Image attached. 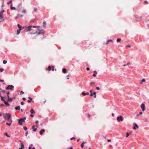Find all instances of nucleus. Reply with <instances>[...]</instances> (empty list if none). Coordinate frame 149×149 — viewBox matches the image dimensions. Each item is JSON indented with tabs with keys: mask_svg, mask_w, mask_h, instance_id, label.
Wrapping results in <instances>:
<instances>
[{
	"mask_svg": "<svg viewBox=\"0 0 149 149\" xmlns=\"http://www.w3.org/2000/svg\"><path fill=\"white\" fill-rule=\"evenodd\" d=\"M21 146V148H19V149H23L24 148V144L23 142H21V141H20Z\"/></svg>",
	"mask_w": 149,
	"mask_h": 149,
	"instance_id": "obj_8",
	"label": "nucleus"
},
{
	"mask_svg": "<svg viewBox=\"0 0 149 149\" xmlns=\"http://www.w3.org/2000/svg\"><path fill=\"white\" fill-rule=\"evenodd\" d=\"M37 33V31H36L35 33H31V34H36Z\"/></svg>",
	"mask_w": 149,
	"mask_h": 149,
	"instance_id": "obj_36",
	"label": "nucleus"
},
{
	"mask_svg": "<svg viewBox=\"0 0 149 149\" xmlns=\"http://www.w3.org/2000/svg\"><path fill=\"white\" fill-rule=\"evenodd\" d=\"M94 84V83H93V82H91V84Z\"/></svg>",
	"mask_w": 149,
	"mask_h": 149,
	"instance_id": "obj_59",
	"label": "nucleus"
},
{
	"mask_svg": "<svg viewBox=\"0 0 149 149\" xmlns=\"http://www.w3.org/2000/svg\"><path fill=\"white\" fill-rule=\"evenodd\" d=\"M86 70H89V68H86Z\"/></svg>",
	"mask_w": 149,
	"mask_h": 149,
	"instance_id": "obj_57",
	"label": "nucleus"
},
{
	"mask_svg": "<svg viewBox=\"0 0 149 149\" xmlns=\"http://www.w3.org/2000/svg\"><path fill=\"white\" fill-rule=\"evenodd\" d=\"M113 41L112 40H108V42H113Z\"/></svg>",
	"mask_w": 149,
	"mask_h": 149,
	"instance_id": "obj_34",
	"label": "nucleus"
},
{
	"mask_svg": "<svg viewBox=\"0 0 149 149\" xmlns=\"http://www.w3.org/2000/svg\"><path fill=\"white\" fill-rule=\"evenodd\" d=\"M142 82H145V79H143L142 80Z\"/></svg>",
	"mask_w": 149,
	"mask_h": 149,
	"instance_id": "obj_42",
	"label": "nucleus"
},
{
	"mask_svg": "<svg viewBox=\"0 0 149 149\" xmlns=\"http://www.w3.org/2000/svg\"><path fill=\"white\" fill-rule=\"evenodd\" d=\"M82 95H88V93H87V94H86L85 93H84V92H82Z\"/></svg>",
	"mask_w": 149,
	"mask_h": 149,
	"instance_id": "obj_19",
	"label": "nucleus"
},
{
	"mask_svg": "<svg viewBox=\"0 0 149 149\" xmlns=\"http://www.w3.org/2000/svg\"><path fill=\"white\" fill-rule=\"evenodd\" d=\"M38 123V121H36V123L37 124Z\"/></svg>",
	"mask_w": 149,
	"mask_h": 149,
	"instance_id": "obj_61",
	"label": "nucleus"
},
{
	"mask_svg": "<svg viewBox=\"0 0 149 149\" xmlns=\"http://www.w3.org/2000/svg\"><path fill=\"white\" fill-rule=\"evenodd\" d=\"M96 93L95 92H94L93 94L94 95V97L95 98H96Z\"/></svg>",
	"mask_w": 149,
	"mask_h": 149,
	"instance_id": "obj_25",
	"label": "nucleus"
},
{
	"mask_svg": "<svg viewBox=\"0 0 149 149\" xmlns=\"http://www.w3.org/2000/svg\"><path fill=\"white\" fill-rule=\"evenodd\" d=\"M75 139V138H74V137H72V138L71 139V140H72V139Z\"/></svg>",
	"mask_w": 149,
	"mask_h": 149,
	"instance_id": "obj_51",
	"label": "nucleus"
},
{
	"mask_svg": "<svg viewBox=\"0 0 149 149\" xmlns=\"http://www.w3.org/2000/svg\"><path fill=\"white\" fill-rule=\"evenodd\" d=\"M133 126V129L134 130H136L139 128L138 125L134 123L132 124Z\"/></svg>",
	"mask_w": 149,
	"mask_h": 149,
	"instance_id": "obj_3",
	"label": "nucleus"
},
{
	"mask_svg": "<svg viewBox=\"0 0 149 149\" xmlns=\"http://www.w3.org/2000/svg\"><path fill=\"white\" fill-rule=\"evenodd\" d=\"M121 39L120 38H118L117 40V41L118 42H119L121 41Z\"/></svg>",
	"mask_w": 149,
	"mask_h": 149,
	"instance_id": "obj_24",
	"label": "nucleus"
},
{
	"mask_svg": "<svg viewBox=\"0 0 149 149\" xmlns=\"http://www.w3.org/2000/svg\"><path fill=\"white\" fill-rule=\"evenodd\" d=\"M14 88L13 86V85H8V86L6 88V89L8 90L9 89H12V88Z\"/></svg>",
	"mask_w": 149,
	"mask_h": 149,
	"instance_id": "obj_7",
	"label": "nucleus"
},
{
	"mask_svg": "<svg viewBox=\"0 0 149 149\" xmlns=\"http://www.w3.org/2000/svg\"><path fill=\"white\" fill-rule=\"evenodd\" d=\"M8 101L11 102L12 101V99L11 98H10V97H8Z\"/></svg>",
	"mask_w": 149,
	"mask_h": 149,
	"instance_id": "obj_22",
	"label": "nucleus"
},
{
	"mask_svg": "<svg viewBox=\"0 0 149 149\" xmlns=\"http://www.w3.org/2000/svg\"><path fill=\"white\" fill-rule=\"evenodd\" d=\"M93 94H92V93H91V94H90V96H92L93 95Z\"/></svg>",
	"mask_w": 149,
	"mask_h": 149,
	"instance_id": "obj_54",
	"label": "nucleus"
},
{
	"mask_svg": "<svg viewBox=\"0 0 149 149\" xmlns=\"http://www.w3.org/2000/svg\"><path fill=\"white\" fill-rule=\"evenodd\" d=\"M21 29H19V30H17V35H18L20 33V31Z\"/></svg>",
	"mask_w": 149,
	"mask_h": 149,
	"instance_id": "obj_14",
	"label": "nucleus"
},
{
	"mask_svg": "<svg viewBox=\"0 0 149 149\" xmlns=\"http://www.w3.org/2000/svg\"><path fill=\"white\" fill-rule=\"evenodd\" d=\"M4 103L6 104L7 106H9V104L8 103L6 102V101H5L4 102Z\"/></svg>",
	"mask_w": 149,
	"mask_h": 149,
	"instance_id": "obj_20",
	"label": "nucleus"
},
{
	"mask_svg": "<svg viewBox=\"0 0 149 149\" xmlns=\"http://www.w3.org/2000/svg\"><path fill=\"white\" fill-rule=\"evenodd\" d=\"M10 8L11 10H15V9H16V8L15 7L13 6V5L12 4H11L10 5Z\"/></svg>",
	"mask_w": 149,
	"mask_h": 149,
	"instance_id": "obj_10",
	"label": "nucleus"
},
{
	"mask_svg": "<svg viewBox=\"0 0 149 149\" xmlns=\"http://www.w3.org/2000/svg\"><path fill=\"white\" fill-rule=\"evenodd\" d=\"M84 146V144L82 143V144H81V147L82 148H83Z\"/></svg>",
	"mask_w": 149,
	"mask_h": 149,
	"instance_id": "obj_47",
	"label": "nucleus"
},
{
	"mask_svg": "<svg viewBox=\"0 0 149 149\" xmlns=\"http://www.w3.org/2000/svg\"><path fill=\"white\" fill-rule=\"evenodd\" d=\"M9 93H10L9 92H8V93H7V95H8V97H9Z\"/></svg>",
	"mask_w": 149,
	"mask_h": 149,
	"instance_id": "obj_43",
	"label": "nucleus"
},
{
	"mask_svg": "<svg viewBox=\"0 0 149 149\" xmlns=\"http://www.w3.org/2000/svg\"><path fill=\"white\" fill-rule=\"evenodd\" d=\"M7 63V61L6 60H4L3 61V63L4 64H6Z\"/></svg>",
	"mask_w": 149,
	"mask_h": 149,
	"instance_id": "obj_23",
	"label": "nucleus"
},
{
	"mask_svg": "<svg viewBox=\"0 0 149 149\" xmlns=\"http://www.w3.org/2000/svg\"><path fill=\"white\" fill-rule=\"evenodd\" d=\"M5 135H6V136H7L8 137H10V136L8 135V134L6 132L5 133Z\"/></svg>",
	"mask_w": 149,
	"mask_h": 149,
	"instance_id": "obj_28",
	"label": "nucleus"
},
{
	"mask_svg": "<svg viewBox=\"0 0 149 149\" xmlns=\"http://www.w3.org/2000/svg\"><path fill=\"white\" fill-rule=\"evenodd\" d=\"M70 149H73V148L72 147H70Z\"/></svg>",
	"mask_w": 149,
	"mask_h": 149,
	"instance_id": "obj_64",
	"label": "nucleus"
},
{
	"mask_svg": "<svg viewBox=\"0 0 149 149\" xmlns=\"http://www.w3.org/2000/svg\"><path fill=\"white\" fill-rule=\"evenodd\" d=\"M45 131L44 129H42L41 130H40V134L41 135H42L43 132H44Z\"/></svg>",
	"mask_w": 149,
	"mask_h": 149,
	"instance_id": "obj_12",
	"label": "nucleus"
},
{
	"mask_svg": "<svg viewBox=\"0 0 149 149\" xmlns=\"http://www.w3.org/2000/svg\"><path fill=\"white\" fill-rule=\"evenodd\" d=\"M4 3H3L2 4V5L1 6V7L3 9V7H4V5H3Z\"/></svg>",
	"mask_w": 149,
	"mask_h": 149,
	"instance_id": "obj_39",
	"label": "nucleus"
},
{
	"mask_svg": "<svg viewBox=\"0 0 149 149\" xmlns=\"http://www.w3.org/2000/svg\"><path fill=\"white\" fill-rule=\"evenodd\" d=\"M4 69L3 68H1L0 69V71L1 72H2L3 71Z\"/></svg>",
	"mask_w": 149,
	"mask_h": 149,
	"instance_id": "obj_33",
	"label": "nucleus"
},
{
	"mask_svg": "<svg viewBox=\"0 0 149 149\" xmlns=\"http://www.w3.org/2000/svg\"><path fill=\"white\" fill-rule=\"evenodd\" d=\"M4 12V10H3L2 11L0 12V13L3 14V13Z\"/></svg>",
	"mask_w": 149,
	"mask_h": 149,
	"instance_id": "obj_29",
	"label": "nucleus"
},
{
	"mask_svg": "<svg viewBox=\"0 0 149 149\" xmlns=\"http://www.w3.org/2000/svg\"><path fill=\"white\" fill-rule=\"evenodd\" d=\"M24 129L25 130H27V128L26 127H24Z\"/></svg>",
	"mask_w": 149,
	"mask_h": 149,
	"instance_id": "obj_37",
	"label": "nucleus"
},
{
	"mask_svg": "<svg viewBox=\"0 0 149 149\" xmlns=\"http://www.w3.org/2000/svg\"><path fill=\"white\" fill-rule=\"evenodd\" d=\"M53 68H54L53 67H51V66H49L48 67V70H51V68H52V69H53Z\"/></svg>",
	"mask_w": 149,
	"mask_h": 149,
	"instance_id": "obj_21",
	"label": "nucleus"
},
{
	"mask_svg": "<svg viewBox=\"0 0 149 149\" xmlns=\"http://www.w3.org/2000/svg\"><path fill=\"white\" fill-rule=\"evenodd\" d=\"M46 24V22H43V26H44V25L45 24Z\"/></svg>",
	"mask_w": 149,
	"mask_h": 149,
	"instance_id": "obj_40",
	"label": "nucleus"
},
{
	"mask_svg": "<svg viewBox=\"0 0 149 149\" xmlns=\"http://www.w3.org/2000/svg\"><path fill=\"white\" fill-rule=\"evenodd\" d=\"M30 116H31L32 117H33V115L32 114L30 115Z\"/></svg>",
	"mask_w": 149,
	"mask_h": 149,
	"instance_id": "obj_62",
	"label": "nucleus"
},
{
	"mask_svg": "<svg viewBox=\"0 0 149 149\" xmlns=\"http://www.w3.org/2000/svg\"><path fill=\"white\" fill-rule=\"evenodd\" d=\"M6 124L8 125V126H10L11 125V123H6Z\"/></svg>",
	"mask_w": 149,
	"mask_h": 149,
	"instance_id": "obj_38",
	"label": "nucleus"
},
{
	"mask_svg": "<svg viewBox=\"0 0 149 149\" xmlns=\"http://www.w3.org/2000/svg\"><path fill=\"white\" fill-rule=\"evenodd\" d=\"M40 27L36 26H30L27 27L26 29L28 31H30L32 30H33V28L38 27V28Z\"/></svg>",
	"mask_w": 149,
	"mask_h": 149,
	"instance_id": "obj_1",
	"label": "nucleus"
},
{
	"mask_svg": "<svg viewBox=\"0 0 149 149\" xmlns=\"http://www.w3.org/2000/svg\"><path fill=\"white\" fill-rule=\"evenodd\" d=\"M34 11L35 12H36V11H37V8H34Z\"/></svg>",
	"mask_w": 149,
	"mask_h": 149,
	"instance_id": "obj_32",
	"label": "nucleus"
},
{
	"mask_svg": "<svg viewBox=\"0 0 149 149\" xmlns=\"http://www.w3.org/2000/svg\"><path fill=\"white\" fill-rule=\"evenodd\" d=\"M29 149H35V148H33L32 149H31V147H29Z\"/></svg>",
	"mask_w": 149,
	"mask_h": 149,
	"instance_id": "obj_41",
	"label": "nucleus"
},
{
	"mask_svg": "<svg viewBox=\"0 0 149 149\" xmlns=\"http://www.w3.org/2000/svg\"><path fill=\"white\" fill-rule=\"evenodd\" d=\"M141 108L142 109V111H144L145 109V106L144 104H142L141 105Z\"/></svg>",
	"mask_w": 149,
	"mask_h": 149,
	"instance_id": "obj_6",
	"label": "nucleus"
},
{
	"mask_svg": "<svg viewBox=\"0 0 149 149\" xmlns=\"http://www.w3.org/2000/svg\"><path fill=\"white\" fill-rule=\"evenodd\" d=\"M3 105H4L3 104H1V105H0L1 106V107L3 106Z\"/></svg>",
	"mask_w": 149,
	"mask_h": 149,
	"instance_id": "obj_60",
	"label": "nucleus"
},
{
	"mask_svg": "<svg viewBox=\"0 0 149 149\" xmlns=\"http://www.w3.org/2000/svg\"><path fill=\"white\" fill-rule=\"evenodd\" d=\"M6 117H5L4 118L6 119L9 120L11 117V115L9 113H6L5 114Z\"/></svg>",
	"mask_w": 149,
	"mask_h": 149,
	"instance_id": "obj_4",
	"label": "nucleus"
},
{
	"mask_svg": "<svg viewBox=\"0 0 149 149\" xmlns=\"http://www.w3.org/2000/svg\"><path fill=\"white\" fill-rule=\"evenodd\" d=\"M96 89L97 90H99L100 89V88L99 87H97L96 88Z\"/></svg>",
	"mask_w": 149,
	"mask_h": 149,
	"instance_id": "obj_48",
	"label": "nucleus"
},
{
	"mask_svg": "<svg viewBox=\"0 0 149 149\" xmlns=\"http://www.w3.org/2000/svg\"><path fill=\"white\" fill-rule=\"evenodd\" d=\"M43 31V29L42 30H41V31L39 32V33H38V34H40L41 33H42V32H41V31Z\"/></svg>",
	"mask_w": 149,
	"mask_h": 149,
	"instance_id": "obj_35",
	"label": "nucleus"
},
{
	"mask_svg": "<svg viewBox=\"0 0 149 149\" xmlns=\"http://www.w3.org/2000/svg\"><path fill=\"white\" fill-rule=\"evenodd\" d=\"M32 129L34 132L36 131L37 130V128H35V126L34 125H33V126L32 127Z\"/></svg>",
	"mask_w": 149,
	"mask_h": 149,
	"instance_id": "obj_13",
	"label": "nucleus"
},
{
	"mask_svg": "<svg viewBox=\"0 0 149 149\" xmlns=\"http://www.w3.org/2000/svg\"><path fill=\"white\" fill-rule=\"evenodd\" d=\"M12 0H10V1H9V2H7V4H10V3H12Z\"/></svg>",
	"mask_w": 149,
	"mask_h": 149,
	"instance_id": "obj_27",
	"label": "nucleus"
},
{
	"mask_svg": "<svg viewBox=\"0 0 149 149\" xmlns=\"http://www.w3.org/2000/svg\"><path fill=\"white\" fill-rule=\"evenodd\" d=\"M144 3H148L147 1H145L144 2Z\"/></svg>",
	"mask_w": 149,
	"mask_h": 149,
	"instance_id": "obj_56",
	"label": "nucleus"
},
{
	"mask_svg": "<svg viewBox=\"0 0 149 149\" xmlns=\"http://www.w3.org/2000/svg\"><path fill=\"white\" fill-rule=\"evenodd\" d=\"M129 134L127 132H126V137H128L129 136Z\"/></svg>",
	"mask_w": 149,
	"mask_h": 149,
	"instance_id": "obj_31",
	"label": "nucleus"
},
{
	"mask_svg": "<svg viewBox=\"0 0 149 149\" xmlns=\"http://www.w3.org/2000/svg\"><path fill=\"white\" fill-rule=\"evenodd\" d=\"M23 17V15H20L19 14H18L17 17H15V19H17L18 17Z\"/></svg>",
	"mask_w": 149,
	"mask_h": 149,
	"instance_id": "obj_11",
	"label": "nucleus"
},
{
	"mask_svg": "<svg viewBox=\"0 0 149 149\" xmlns=\"http://www.w3.org/2000/svg\"><path fill=\"white\" fill-rule=\"evenodd\" d=\"M17 26H18V27L19 28V29H21L22 26L21 25H20L19 24H18Z\"/></svg>",
	"mask_w": 149,
	"mask_h": 149,
	"instance_id": "obj_26",
	"label": "nucleus"
},
{
	"mask_svg": "<svg viewBox=\"0 0 149 149\" xmlns=\"http://www.w3.org/2000/svg\"><path fill=\"white\" fill-rule=\"evenodd\" d=\"M62 72L64 73H65L66 72V70L65 68H63L62 70Z\"/></svg>",
	"mask_w": 149,
	"mask_h": 149,
	"instance_id": "obj_16",
	"label": "nucleus"
},
{
	"mask_svg": "<svg viewBox=\"0 0 149 149\" xmlns=\"http://www.w3.org/2000/svg\"><path fill=\"white\" fill-rule=\"evenodd\" d=\"M117 120L118 121V122H119L120 121H122L123 120V117L121 116H120L119 117H118L117 118Z\"/></svg>",
	"mask_w": 149,
	"mask_h": 149,
	"instance_id": "obj_5",
	"label": "nucleus"
},
{
	"mask_svg": "<svg viewBox=\"0 0 149 149\" xmlns=\"http://www.w3.org/2000/svg\"><path fill=\"white\" fill-rule=\"evenodd\" d=\"M26 119V118L24 117V118H21L20 120H18L19 121L18 123L20 125H22V122H24V120Z\"/></svg>",
	"mask_w": 149,
	"mask_h": 149,
	"instance_id": "obj_2",
	"label": "nucleus"
},
{
	"mask_svg": "<svg viewBox=\"0 0 149 149\" xmlns=\"http://www.w3.org/2000/svg\"><path fill=\"white\" fill-rule=\"evenodd\" d=\"M93 76L94 77H95V76H96V74H93Z\"/></svg>",
	"mask_w": 149,
	"mask_h": 149,
	"instance_id": "obj_52",
	"label": "nucleus"
},
{
	"mask_svg": "<svg viewBox=\"0 0 149 149\" xmlns=\"http://www.w3.org/2000/svg\"><path fill=\"white\" fill-rule=\"evenodd\" d=\"M107 141H108L109 142H111V140H110V139H108L107 140Z\"/></svg>",
	"mask_w": 149,
	"mask_h": 149,
	"instance_id": "obj_55",
	"label": "nucleus"
},
{
	"mask_svg": "<svg viewBox=\"0 0 149 149\" xmlns=\"http://www.w3.org/2000/svg\"><path fill=\"white\" fill-rule=\"evenodd\" d=\"M92 90H91L90 91V92L91 93H92Z\"/></svg>",
	"mask_w": 149,
	"mask_h": 149,
	"instance_id": "obj_63",
	"label": "nucleus"
},
{
	"mask_svg": "<svg viewBox=\"0 0 149 149\" xmlns=\"http://www.w3.org/2000/svg\"><path fill=\"white\" fill-rule=\"evenodd\" d=\"M21 104L22 105H23L24 104V103L23 102H21Z\"/></svg>",
	"mask_w": 149,
	"mask_h": 149,
	"instance_id": "obj_53",
	"label": "nucleus"
},
{
	"mask_svg": "<svg viewBox=\"0 0 149 149\" xmlns=\"http://www.w3.org/2000/svg\"><path fill=\"white\" fill-rule=\"evenodd\" d=\"M29 99L31 100H32V99L30 97H29Z\"/></svg>",
	"mask_w": 149,
	"mask_h": 149,
	"instance_id": "obj_44",
	"label": "nucleus"
},
{
	"mask_svg": "<svg viewBox=\"0 0 149 149\" xmlns=\"http://www.w3.org/2000/svg\"><path fill=\"white\" fill-rule=\"evenodd\" d=\"M3 19V14L0 13V19L1 20V21H3L4 20Z\"/></svg>",
	"mask_w": 149,
	"mask_h": 149,
	"instance_id": "obj_9",
	"label": "nucleus"
},
{
	"mask_svg": "<svg viewBox=\"0 0 149 149\" xmlns=\"http://www.w3.org/2000/svg\"><path fill=\"white\" fill-rule=\"evenodd\" d=\"M23 100H24L25 101V100H26V99H25V98L24 97V98H23Z\"/></svg>",
	"mask_w": 149,
	"mask_h": 149,
	"instance_id": "obj_58",
	"label": "nucleus"
},
{
	"mask_svg": "<svg viewBox=\"0 0 149 149\" xmlns=\"http://www.w3.org/2000/svg\"><path fill=\"white\" fill-rule=\"evenodd\" d=\"M15 109L16 110H20V107L17 106V107H15Z\"/></svg>",
	"mask_w": 149,
	"mask_h": 149,
	"instance_id": "obj_15",
	"label": "nucleus"
},
{
	"mask_svg": "<svg viewBox=\"0 0 149 149\" xmlns=\"http://www.w3.org/2000/svg\"><path fill=\"white\" fill-rule=\"evenodd\" d=\"M1 98L2 99L1 100L3 101H4V100L3 99L4 97L2 96H1Z\"/></svg>",
	"mask_w": 149,
	"mask_h": 149,
	"instance_id": "obj_30",
	"label": "nucleus"
},
{
	"mask_svg": "<svg viewBox=\"0 0 149 149\" xmlns=\"http://www.w3.org/2000/svg\"><path fill=\"white\" fill-rule=\"evenodd\" d=\"M143 114V112H140L139 113V115H141Z\"/></svg>",
	"mask_w": 149,
	"mask_h": 149,
	"instance_id": "obj_46",
	"label": "nucleus"
},
{
	"mask_svg": "<svg viewBox=\"0 0 149 149\" xmlns=\"http://www.w3.org/2000/svg\"><path fill=\"white\" fill-rule=\"evenodd\" d=\"M28 132H26V136H27V135L28 134Z\"/></svg>",
	"mask_w": 149,
	"mask_h": 149,
	"instance_id": "obj_45",
	"label": "nucleus"
},
{
	"mask_svg": "<svg viewBox=\"0 0 149 149\" xmlns=\"http://www.w3.org/2000/svg\"><path fill=\"white\" fill-rule=\"evenodd\" d=\"M109 42H108V40L105 43V45H107Z\"/></svg>",
	"mask_w": 149,
	"mask_h": 149,
	"instance_id": "obj_49",
	"label": "nucleus"
},
{
	"mask_svg": "<svg viewBox=\"0 0 149 149\" xmlns=\"http://www.w3.org/2000/svg\"><path fill=\"white\" fill-rule=\"evenodd\" d=\"M31 100H28L27 101V102H28V103H30L31 102Z\"/></svg>",
	"mask_w": 149,
	"mask_h": 149,
	"instance_id": "obj_50",
	"label": "nucleus"
},
{
	"mask_svg": "<svg viewBox=\"0 0 149 149\" xmlns=\"http://www.w3.org/2000/svg\"><path fill=\"white\" fill-rule=\"evenodd\" d=\"M22 13H26V10L25 9H23L22 11Z\"/></svg>",
	"mask_w": 149,
	"mask_h": 149,
	"instance_id": "obj_18",
	"label": "nucleus"
},
{
	"mask_svg": "<svg viewBox=\"0 0 149 149\" xmlns=\"http://www.w3.org/2000/svg\"><path fill=\"white\" fill-rule=\"evenodd\" d=\"M30 112L32 114L34 113L35 112L34 111L33 109H31V110Z\"/></svg>",
	"mask_w": 149,
	"mask_h": 149,
	"instance_id": "obj_17",
	"label": "nucleus"
}]
</instances>
